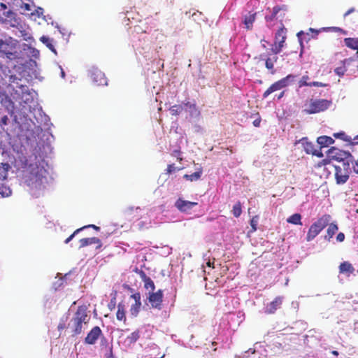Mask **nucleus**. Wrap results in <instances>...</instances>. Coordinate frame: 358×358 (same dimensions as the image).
I'll return each instance as SVG.
<instances>
[{"label": "nucleus", "instance_id": "nucleus-1", "mask_svg": "<svg viewBox=\"0 0 358 358\" xmlns=\"http://www.w3.org/2000/svg\"><path fill=\"white\" fill-rule=\"evenodd\" d=\"M47 171L37 165H30L29 172L24 176V182L31 189L41 190L47 183Z\"/></svg>", "mask_w": 358, "mask_h": 358}, {"label": "nucleus", "instance_id": "nucleus-2", "mask_svg": "<svg viewBox=\"0 0 358 358\" xmlns=\"http://www.w3.org/2000/svg\"><path fill=\"white\" fill-rule=\"evenodd\" d=\"M20 80L16 76H10L9 78L10 83L8 86V90L14 100L20 103L24 102L27 103L30 100L27 96H31V93L29 91L28 86L19 83L18 81ZM31 100H32L31 97Z\"/></svg>", "mask_w": 358, "mask_h": 358}, {"label": "nucleus", "instance_id": "nucleus-3", "mask_svg": "<svg viewBox=\"0 0 358 358\" xmlns=\"http://www.w3.org/2000/svg\"><path fill=\"white\" fill-rule=\"evenodd\" d=\"M90 317L87 313V308L85 306H79L69 324L71 329L73 336H77L83 331V324L89 322Z\"/></svg>", "mask_w": 358, "mask_h": 358}, {"label": "nucleus", "instance_id": "nucleus-4", "mask_svg": "<svg viewBox=\"0 0 358 358\" xmlns=\"http://www.w3.org/2000/svg\"><path fill=\"white\" fill-rule=\"evenodd\" d=\"M331 220V217L329 214H324L319 217L310 227L306 235V241L313 240L329 224Z\"/></svg>", "mask_w": 358, "mask_h": 358}, {"label": "nucleus", "instance_id": "nucleus-5", "mask_svg": "<svg viewBox=\"0 0 358 358\" xmlns=\"http://www.w3.org/2000/svg\"><path fill=\"white\" fill-rule=\"evenodd\" d=\"M327 156L329 159L338 161L342 164L345 162L353 163L354 162V157L350 152L344 151L335 147H331L329 149Z\"/></svg>", "mask_w": 358, "mask_h": 358}, {"label": "nucleus", "instance_id": "nucleus-6", "mask_svg": "<svg viewBox=\"0 0 358 358\" xmlns=\"http://www.w3.org/2000/svg\"><path fill=\"white\" fill-rule=\"evenodd\" d=\"M295 76L289 74L286 77L273 83L263 94V97L266 98L271 93L280 90L289 85L294 81Z\"/></svg>", "mask_w": 358, "mask_h": 358}, {"label": "nucleus", "instance_id": "nucleus-7", "mask_svg": "<svg viewBox=\"0 0 358 358\" xmlns=\"http://www.w3.org/2000/svg\"><path fill=\"white\" fill-rule=\"evenodd\" d=\"M350 164V163L345 162L341 165L334 166L336 184L343 185L348 180L351 173Z\"/></svg>", "mask_w": 358, "mask_h": 358}, {"label": "nucleus", "instance_id": "nucleus-8", "mask_svg": "<svg viewBox=\"0 0 358 358\" xmlns=\"http://www.w3.org/2000/svg\"><path fill=\"white\" fill-rule=\"evenodd\" d=\"M163 298L162 289H158L157 292H148L147 296V300L150 304V307L157 310L162 308Z\"/></svg>", "mask_w": 358, "mask_h": 358}, {"label": "nucleus", "instance_id": "nucleus-9", "mask_svg": "<svg viewBox=\"0 0 358 358\" xmlns=\"http://www.w3.org/2000/svg\"><path fill=\"white\" fill-rule=\"evenodd\" d=\"M331 102L327 99H317L311 101L309 108L306 110L307 113L313 114L324 111L331 106Z\"/></svg>", "mask_w": 358, "mask_h": 358}, {"label": "nucleus", "instance_id": "nucleus-10", "mask_svg": "<svg viewBox=\"0 0 358 358\" xmlns=\"http://www.w3.org/2000/svg\"><path fill=\"white\" fill-rule=\"evenodd\" d=\"M90 78L94 84L97 86H103L108 84V80L104 73L98 69L91 70Z\"/></svg>", "mask_w": 358, "mask_h": 358}, {"label": "nucleus", "instance_id": "nucleus-11", "mask_svg": "<svg viewBox=\"0 0 358 358\" xmlns=\"http://www.w3.org/2000/svg\"><path fill=\"white\" fill-rule=\"evenodd\" d=\"M284 297L278 296L274 298V299L266 305L264 313L267 315L274 314L276 310L281 308Z\"/></svg>", "mask_w": 358, "mask_h": 358}, {"label": "nucleus", "instance_id": "nucleus-12", "mask_svg": "<svg viewBox=\"0 0 358 358\" xmlns=\"http://www.w3.org/2000/svg\"><path fill=\"white\" fill-rule=\"evenodd\" d=\"M198 205L197 202H192L179 198L175 202V207L182 213H189L193 207Z\"/></svg>", "mask_w": 358, "mask_h": 358}, {"label": "nucleus", "instance_id": "nucleus-13", "mask_svg": "<svg viewBox=\"0 0 358 358\" xmlns=\"http://www.w3.org/2000/svg\"><path fill=\"white\" fill-rule=\"evenodd\" d=\"M101 334L102 331L100 327L98 326L94 327L85 337V343L89 345H94Z\"/></svg>", "mask_w": 358, "mask_h": 358}, {"label": "nucleus", "instance_id": "nucleus-14", "mask_svg": "<svg viewBox=\"0 0 358 358\" xmlns=\"http://www.w3.org/2000/svg\"><path fill=\"white\" fill-rule=\"evenodd\" d=\"M79 248H85L92 244H96V249H100L102 247V243L101 240L96 237L92 238H84L79 241Z\"/></svg>", "mask_w": 358, "mask_h": 358}, {"label": "nucleus", "instance_id": "nucleus-15", "mask_svg": "<svg viewBox=\"0 0 358 358\" xmlns=\"http://www.w3.org/2000/svg\"><path fill=\"white\" fill-rule=\"evenodd\" d=\"M286 31H287V29L282 25L275 33V43H276V44L278 45V47H280V48L281 50L283 48L284 43L286 40Z\"/></svg>", "mask_w": 358, "mask_h": 358}, {"label": "nucleus", "instance_id": "nucleus-16", "mask_svg": "<svg viewBox=\"0 0 358 358\" xmlns=\"http://www.w3.org/2000/svg\"><path fill=\"white\" fill-rule=\"evenodd\" d=\"M140 277L142 281L144 282V288L149 292H153L155 289V285L153 280L148 277L143 271H140Z\"/></svg>", "mask_w": 358, "mask_h": 358}, {"label": "nucleus", "instance_id": "nucleus-17", "mask_svg": "<svg viewBox=\"0 0 358 358\" xmlns=\"http://www.w3.org/2000/svg\"><path fill=\"white\" fill-rule=\"evenodd\" d=\"M257 13H249L243 17V24L248 30H251L256 20Z\"/></svg>", "mask_w": 358, "mask_h": 358}, {"label": "nucleus", "instance_id": "nucleus-18", "mask_svg": "<svg viewBox=\"0 0 358 358\" xmlns=\"http://www.w3.org/2000/svg\"><path fill=\"white\" fill-rule=\"evenodd\" d=\"M116 318L119 321H122L124 324H126L127 317H126V310H125V305L120 302L117 304V310L116 313Z\"/></svg>", "mask_w": 358, "mask_h": 358}, {"label": "nucleus", "instance_id": "nucleus-19", "mask_svg": "<svg viewBox=\"0 0 358 358\" xmlns=\"http://www.w3.org/2000/svg\"><path fill=\"white\" fill-rule=\"evenodd\" d=\"M355 268L352 265L348 262H343L339 266V272L341 273L347 274L350 275L353 273Z\"/></svg>", "mask_w": 358, "mask_h": 358}, {"label": "nucleus", "instance_id": "nucleus-20", "mask_svg": "<svg viewBox=\"0 0 358 358\" xmlns=\"http://www.w3.org/2000/svg\"><path fill=\"white\" fill-rule=\"evenodd\" d=\"M327 227H328V228L327 229V234L325 235L324 238L327 241H330V239L337 232L338 227L336 222H329Z\"/></svg>", "mask_w": 358, "mask_h": 358}, {"label": "nucleus", "instance_id": "nucleus-21", "mask_svg": "<svg viewBox=\"0 0 358 358\" xmlns=\"http://www.w3.org/2000/svg\"><path fill=\"white\" fill-rule=\"evenodd\" d=\"M300 142L303 147L304 151L307 154H311V155L315 154V150L314 148V145L312 143L308 142L307 140V138H303L300 141Z\"/></svg>", "mask_w": 358, "mask_h": 358}, {"label": "nucleus", "instance_id": "nucleus-22", "mask_svg": "<svg viewBox=\"0 0 358 358\" xmlns=\"http://www.w3.org/2000/svg\"><path fill=\"white\" fill-rule=\"evenodd\" d=\"M286 10V6H274L273 8V10H272L271 15H267V16L265 17L266 21V22L273 21L275 18H276L277 14L280 10Z\"/></svg>", "mask_w": 358, "mask_h": 358}, {"label": "nucleus", "instance_id": "nucleus-23", "mask_svg": "<svg viewBox=\"0 0 358 358\" xmlns=\"http://www.w3.org/2000/svg\"><path fill=\"white\" fill-rule=\"evenodd\" d=\"M344 43L348 48L358 51V38H345Z\"/></svg>", "mask_w": 358, "mask_h": 358}, {"label": "nucleus", "instance_id": "nucleus-24", "mask_svg": "<svg viewBox=\"0 0 358 358\" xmlns=\"http://www.w3.org/2000/svg\"><path fill=\"white\" fill-rule=\"evenodd\" d=\"M88 227H92L93 229H94L96 231H99L100 229V227H97L94 224H89V225H87V226H84L83 227H80L79 229H77L76 231H74V232L70 235L65 241H64V243L66 244L69 243L73 238V237L77 234H78L80 231H81L82 230H83L85 228H88Z\"/></svg>", "mask_w": 358, "mask_h": 358}, {"label": "nucleus", "instance_id": "nucleus-25", "mask_svg": "<svg viewBox=\"0 0 358 358\" xmlns=\"http://www.w3.org/2000/svg\"><path fill=\"white\" fill-rule=\"evenodd\" d=\"M317 142L321 147H327L334 143V140L327 136H322L317 138Z\"/></svg>", "mask_w": 358, "mask_h": 358}, {"label": "nucleus", "instance_id": "nucleus-26", "mask_svg": "<svg viewBox=\"0 0 358 358\" xmlns=\"http://www.w3.org/2000/svg\"><path fill=\"white\" fill-rule=\"evenodd\" d=\"M278 57H274L273 58H267L265 62L266 68L270 71V73L273 75L275 73L276 71L274 69V64L277 62Z\"/></svg>", "mask_w": 358, "mask_h": 358}, {"label": "nucleus", "instance_id": "nucleus-27", "mask_svg": "<svg viewBox=\"0 0 358 358\" xmlns=\"http://www.w3.org/2000/svg\"><path fill=\"white\" fill-rule=\"evenodd\" d=\"M10 169V166L8 163H1L0 164V180H4L6 179L8 172Z\"/></svg>", "mask_w": 358, "mask_h": 358}, {"label": "nucleus", "instance_id": "nucleus-28", "mask_svg": "<svg viewBox=\"0 0 358 358\" xmlns=\"http://www.w3.org/2000/svg\"><path fill=\"white\" fill-rule=\"evenodd\" d=\"M185 106L189 108V112L191 116L197 117L200 115L201 113L198 109L196 104L194 102L191 103L188 101L187 103H185Z\"/></svg>", "mask_w": 358, "mask_h": 358}, {"label": "nucleus", "instance_id": "nucleus-29", "mask_svg": "<svg viewBox=\"0 0 358 358\" xmlns=\"http://www.w3.org/2000/svg\"><path fill=\"white\" fill-rule=\"evenodd\" d=\"M141 303H134L131 305L129 308V313L131 317H136L138 315L141 311Z\"/></svg>", "mask_w": 358, "mask_h": 358}, {"label": "nucleus", "instance_id": "nucleus-30", "mask_svg": "<svg viewBox=\"0 0 358 358\" xmlns=\"http://www.w3.org/2000/svg\"><path fill=\"white\" fill-rule=\"evenodd\" d=\"M140 338V331L138 329L135 330L126 338V341L129 344L135 343Z\"/></svg>", "mask_w": 358, "mask_h": 358}, {"label": "nucleus", "instance_id": "nucleus-31", "mask_svg": "<svg viewBox=\"0 0 358 358\" xmlns=\"http://www.w3.org/2000/svg\"><path fill=\"white\" fill-rule=\"evenodd\" d=\"M287 222L293 224L302 225L301 215L299 213H294L287 219Z\"/></svg>", "mask_w": 358, "mask_h": 358}, {"label": "nucleus", "instance_id": "nucleus-32", "mask_svg": "<svg viewBox=\"0 0 358 358\" xmlns=\"http://www.w3.org/2000/svg\"><path fill=\"white\" fill-rule=\"evenodd\" d=\"M202 174V170L200 169L198 171H196L192 174H185L183 178L189 181H195L200 179Z\"/></svg>", "mask_w": 358, "mask_h": 358}, {"label": "nucleus", "instance_id": "nucleus-33", "mask_svg": "<svg viewBox=\"0 0 358 358\" xmlns=\"http://www.w3.org/2000/svg\"><path fill=\"white\" fill-rule=\"evenodd\" d=\"M232 213L235 217H238L242 213V206L240 201H237L233 206Z\"/></svg>", "mask_w": 358, "mask_h": 358}, {"label": "nucleus", "instance_id": "nucleus-34", "mask_svg": "<svg viewBox=\"0 0 358 358\" xmlns=\"http://www.w3.org/2000/svg\"><path fill=\"white\" fill-rule=\"evenodd\" d=\"M40 40L43 43L45 44L50 50H51L54 52H56L54 48V45L52 43V39H50L49 37L43 36L42 37H41Z\"/></svg>", "mask_w": 358, "mask_h": 358}, {"label": "nucleus", "instance_id": "nucleus-35", "mask_svg": "<svg viewBox=\"0 0 358 358\" xmlns=\"http://www.w3.org/2000/svg\"><path fill=\"white\" fill-rule=\"evenodd\" d=\"M182 109L181 105H174L169 108V110L171 115L177 116L182 111Z\"/></svg>", "mask_w": 358, "mask_h": 358}, {"label": "nucleus", "instance_id": "nucleus-36", "mask_svg": "<svg viewBox=\"0 0 358 358\" xmlns=\"http://www.w3.org/2000/svg\"><path fill=\"white\" fill-rule=\"evenodd\" d=\"M11 194V190L5 185L0 186V198L9 196Z\"/></svg>", "mask_w": 358, "mask_h": 358}, {"label": "nucleus", "instance_id": "nucleus-37", "mask_svg": "<svg viewBox=\"0 0 358 358\" xmlns=\"http://www.w3.org/2000/svg\"><path fill=\"white\" fill-rule=\"evenodd\" d=\"M345 62L346 59L343 62V64L341 66L336 67L334 70L336 74H337L339 76H343L347 71V69L345 66Z\"/></svg>", "mask_w": 358, "mask_h": 358}, {"label": "nucleus", "instance_id": "nucleus-38", "mask_svg": "<svg viewBox=\"0 0 358 358\" xmlns=\"http://www.w3.org/2000/svg\"><path fill=\"white\" fill-rule=\"evenodd\" d=\"M308 76H303L301 80L299 81V87H302L303 86H309L310 83L308 82Z\"/></svg>", "mask_w": 358, "mask_h": 358}, {"label": "nucleus", "instance_id": "nucleus-39", "mask_svg": "<svg viewBox=\"0 0 358 358\" xmlns=\"http://www.w3.org/2000/svg\"><path fill=\"white\" fill-rule=\"evenodd\" d=\"M68 320V317H62L60 322L57 326V329L59 331H62L66 328V323Z\"/></svg>", "mask_w": 358, "mask_h": 358}, {"label": "nucleus", "instance_id": "nucleus-40", "mask_svg": "<svg viewBox=\"0 0 358 358\" xmlns=\"http://www.w3.org/2000/svg\"><path fill=\"white\" fill-rule=\"evenodd\" d=\"M182 167H180V168H176V167L175 166V165H174L173 164H169V165L167 166V168H166V173H167V174H171V173H172L175 172L176 170H177V171H180V170H182Z\"/></svg>", "mask_w": 358, "mask_h": 358}, {"label": "nucleus", "instance_id": "nucleus-41", "mask_svg": "<svg viewBox=\"0 0 358 358\" xmlns=\"http://www.w3.org/2000/svg\"><path fill=\"white\" fill-rule=\"evenodd\" d=\"M257 222H258V217L257 216H254L252 217V218L250 220V226L252 227V231H255L257 230Z\"/></svg>", "mask_w": 358, "mask_h": 358}, {"label": "nucleus", "instance_id": "nucleus-42", "mask_svg": "<svg viewBox=\"0 0 358 358\" xmlns=\"http://www.w3.org/2000/svg\"><path fill=\"white\" fill-rule=\"evenodd\" d=\"M134 300V303H141V296L139 292H136L130 296Z\"/></svg>", "mask_w": 358, "mask_h": 358}, {"label": "nucleus", "instance_id": "nucleus-43", "mask_svg": "<svg viewBox=\"0 0 358 358\" xmlns=\"http://www.w3.org/2000/svg\"><path fill=\"white\" fill-rule=\"evenodd\" d=\"M310 87L314 86V87H327V84L322 83L317 81L311 82L309 84Z\"/></svg>", "mask_w": 358, "mask_h": 358}, {"label": "nucleus", "instance_id": "nucleus-44", "mask_svg": "<svg viewBox=\"0 0 358 358\" xmlns=\"http://www.w3.org/2000/svg\"><path fill=\"white\" fill-rule=\"evenodd\" d=\"M271 52L275 55H277L281 52V49L280 48V47H278V45L276 44V43H275V44L271 48Z\"/></svg>", "mask_w": 358, "mask_h": 358}, {"label": "nucleus", "instance_id": "nucleus-45", "mask_svg": "<svg viewBox=\"0 0 358 358\" xmlns=\"http://www.w3.org/2000/svg\"><path fill=\"white\" fill-rule=\"evenodd\" d=\"M334 136L336 138H341L344 141H349L348 139H347V136L344 132L336 133L334 134Z\"/></svg>", "mask_w": 358, "mask_h": 358}, {"label": "nucleus", "instance_id": "nucleus-46", "mask_svg": "<svg viewBox=\"0 0 358 358\" xmlns=\"http://www.w3.org/2000/svg\"><path fill=\"white\" fill-rule=\"evenodd\" d=\"M108 308L113 310L115 307V297H113L108 305Z\"/></svg>", "mask_w": 358, "mask_h": 358}, {"label": "nucleus", "instance_id": "nucleus-47", "mask_svg": "<svg viewBox=\"0 0 358 358\" xmlns=\"http://www.w3.org/2000/svg\"><path fill=\"white\" fill-rule=\"evenodd\" d=\"M8 118L7 115L3 116L0 120V125L1 126L6 125L8 124Z\"/></svg>", "mask_w": 358, "mask_h": 358}, {"label": "nucleus", "instance_id": "nucleus-48", "mask_svg": "<svg viewBox=\"0 0 358 358\" xmlns=\"http://www.w3.org/2000/svg\"><path fill=\"white\" fill-rule=\"evenodd\" d=\"M352 13H357V14L358 15V10H356L355 8H351L343 15V17H346L348 15Z\"/></svg>", "mask_w": 358, "mask_h": 358}, {"label": "nucleus", "instance_id": "nucleus-49", "mask_svg": "<svg viewBox=\"0 0 358 358\" xmlns=\"http://www.w3.org/2000/svg\"><path fill=\"white\" fill-rule=\"evenodd\" d=\"M345 239V234L342 232H340L339 234H338L337 236H336V240L338 242H343Z\"/></svg>", "mask_w": 358, "mask_h": 358}, {"label": "nucleus", "instance_id": "nucleus-50", "mask_svg": "<svg viewBox=\"0 0 358 358\" xmlns=\"http://www.w3.org/2000/svg\"><path fill=\"white\" fill-rule=\"evenodd\" d=\"M331 159H329H329H323L322 162H319V163H318L317 166H318V167H320V166H322V165H326V164H329V163H330V160H331Z\"/></svg>", "mask_w": 358, "mask_h": 358}, {"label": "nucleus", "instance_id": "nucleus-51", "mask_svg": "<svg viewBox=\"0 0 358 358\" xmlns=\"http://www.w3.org/2000/svg\"><path fill=\"white\" fill-rule=\"evenodd\" d=\"M352 164V169L355 173L358 174V161H355L353 163H351Z\"/></svg>", "mask_w": 358, "mask_h": 358}, {"label": "nucleus", "instance_id": "nucleus-52", "mask_svg": "<svg viewBox=\"0 0 358 358\" xmlns=\"http://www.w3.org/2000/svg\"><path fill=\"white\" fill-rule=\"evenodd\" d=\"M106 358H115L113 353V348H110L109 352L106 355Z\"/></svg>", "mask_w": 358, "mask_h": 358}, {"label": "nucleus", "instance_id": "nucleus-53", "mask_svg": "<svg viewBox=\"0 0 358 358\" xmlns=\"http://www.w3.org/2000/svg\"><path fill=\"white\" fill-rule=\"evenodd\" d=\"M8 45L1 39H0V50L5 52L4 48Z\"/></svg>", "mask_w": 358, "mask_h": 358}, {"label": "nucleus", "instance_id": "nucleus-54", "mask_svg": "<svg viewBox=\"0 0 358 358\" xmlns=\"http://www.w3.org/2000/svg\"><path fill=\"white\" fill-rule=\"evenodd\" d=\"M174 156H176L177 157V159L179 162H181L182 160V158L180 157V151H177V150H175L173 152V154Z\"/></svg>", "mask_w": 358, "mask_h": 358}, {"label": "nucleus", "instance_id": "nucleus-55", "mask_svg": "<svg viewBox=\"0 0 358 358\" xmlns=\"http://www.w3.org/2000/svg\"><path fill=\"white\" fill-rule=\"evenodd\" d=\"M308 34H309L308 33H304L303 31H299V32L297 34V36H298V38H299V40L300 41L301 44L302 43V42H301L302 38H301V36L302 35H307V36H308Z\"/></svg>", "mask_w": 358, "mask_h": 358}, {"label": "nucleus", "instance_id": "nucleus-56", "mask_svg": "<svg viewBox=\"0 0 358 358\" xmlns=\"http://www.w3.org/2000/svg\"><path fill=\"white\" fill-rule=\"evenodd\" d=\"M309 31H310V32L314 34V35L312 36V37H316L317 36V34H319L320 30H316V29H314L313 28H310L309 29Z\"/></svg>", "mask_w": 358, "mask_h": 358}, {"label": "nucleus", "instance_id": "nucleus-57", "mask_svg": "<svg viewBox=\"0 0 358 358\" xmlns=\"http://www.w3.org/2000/svg\"><path fill=\"white\" fill-rule=\"evenodd\" d=\"M260 122H261V118H258V119H256L255 120H254L253 122V125L256 127H259L260 125Z\"/></svg>", "mask_w": 358, "mask_h": 358}, {"label": "nucleus", "instance_id": "nucleus-58", "mask_svg": "<svg viewBox=\"0 0 358 358\" xmlns=\"http://www.w3.org/2000/svg\"><path fill=\"white\" fill-rule=\"evenodd\" d=\"M22 8H24L25 10H31V6L28 3H24Z\"/></svg>", "mask_w": 358, "mask_h": 358}, {"label": "nucleus", "instance_id": "nucleus-59", "mask_svg": "<svg viewBox=\"0 0 358 358\" xmlns=\"http://www.w3.org/2000/svg\"><path fill=\"white\" fill-rule=\"evenodd\" d=\"M285 94V91H282L280 93V94L278 96V99H280Z\"/></svg>", "mask_w": 358, "mask_h": 358}, {"label": "nucleus", "instance_id": "nucleus-60", "mask_svg": "<svg viewBox=\"0 0 358 358\" xmlns=\"http://www.w3.org/2000/svg\"><path fill=\"white\" fill-rule=\"evenodd\" d=\"M314 155H316V156H317V157H322L323 156V154H322L321 152H317L315 151V154Z\"/></svg>", "mask_w": 358, "mask_h": 358}, {"label": "nucleus", "instance_id": "nucleus-61", "mask_svg": "<svg viewBox=\"0 0 358 358\" xmlns=\"http://www.w3.org/2000/svg\"><path fill=\"white\" fill-rule=\"evenodd\" d=\"M331 354L335 355V356H338V352L336 351V350H333V351H331Z\"/></svg>", "mask_w": 358, "mask_h": 358}, {"label": "nucleus", "instance_id": "nucleus-62", "mask_svg": "<svg viewBox=\"0 0 358 358\" xmlns=\"http://www.w3.org/2000/svg\"><path fill=\"white\" fill-rule=\"evenodd\" d=\"M8 17H10V15L13 16L15 15L13 12H10V11L8 12Z\"/></svg>", "mask_w": 358, "mask_h": 358}, {"label": "nucleus", "instance_id": "nucleus-63", "mask_svg": "<svg viewBox=\"0 0 358 358\" xmlns=\"http://www.w3.org/2000/svg\"><path fill=\"white\" fill-rule=\"evenodd\" d=\"M61 74H62V78H64V76H65V73H64V71H63L62 69Z\"/></svg>", "mask_w": 358, "mask_h": 358}, {"label": "nucleus", "instance_id": "nucleus-64", "mask_svg": "<svg viewBox=\"0 0 358 358\" xmlns=\"http://www.w3.org/2000/svg\"><path fill=\"white\" fill-rule=\"evenodd\" d=\"M354 139H355V140L358 139V136H355Z\"/></svg>", "mask_w": 358, "mask_h": 358}]
</instances>
